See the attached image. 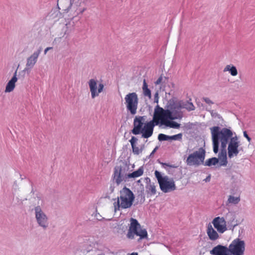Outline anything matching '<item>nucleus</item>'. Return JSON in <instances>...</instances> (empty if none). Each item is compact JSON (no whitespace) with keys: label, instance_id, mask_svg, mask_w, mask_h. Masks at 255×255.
<instances>
[{"label":"nucleus","instance_id":"1","mask_svg":"<svg viewBox=\"0 0 255 255\" xmlns=\"http://www.w3.org/2000/svg\"><path fill=\"white\" fill-rule=\"evenodd\" d=\"M213 142V151L215 153L219 151V142L221 144V151L219 158L212 157L206 160L204 165L211 166L217 165L218 166H226L228 163L226 148L230 140L228 147V156L231 158L237 156L239 153V147L240 145L238 137L233 136V132L227 128H221L214 126L210 128Z\"/></svg>","mask_w":255,"mask_h":255},{"label":"nucleus","instance_id":"2","mask_svg":"<svg viewBox=\"0 0 255 255\" xmlns=\"http://www.w3.org/2000/svg\"><path fill=\"white\" fill-rule=\"evenodd\" d=\"M182 118V114L181 112H171L169 110H164L157 105L155 108L152 120L144 124V116L135 117L131 132L134 135L141 133L142 137L148 138L152 136L155 126L159 124L164 125L168 120L180 119Z\"/></svg>","mask_w":255,"mask_h":255},{"label":"nucleus","instance_id":"3","mask_svg":"<svg viewBox=\"0 0 255 255\" xmlns=\"http://www.w3.org/2000/svg\"><path fill=\"white\" fill-rule=\"evenodd\" d=\"M134 196L133 193L128 188L124 187L120 191V196L114 203V211L116 212L120 209L130 208L133 203Z\"/></svg>","mask_w":255,"mask_h":255},{"label":"nucleus","instance_id":"4","mask_svg":"<svg viewBox=\"0 0 255 255\" xmlns=\"http://www.w3.org/2000/svg\"><path fill=\"white\" fill-rule=\"evenodd\" d=\"M139 237L138 241L143 239H147L148 234L145 229L141 228L138 221L134 219L131 218L130 220V225L127 235V237L129 239H133L134 236Z\"/></svg>","mask_w":255,"mask_h":255},{"label":"nucleus","instance_id":"5","mask_svg":"<svg viewBox=\"0 0 255 255\" xmlns=\"http://www.w3.org/2000/svg\"><path fill=\"white\" fill-rule=\"evenodd\" d=\"M129 166L124 162L116 165L114 170L113 179L114 182L119 185L128 179Z\"/></svg>","mask_w":255,"mask_h":255},{"label":"nucleus","instance_id":"6","mask_svg":"<svg viewBox=\"0 0 255 255\" xmlns=\"http://www.w3.org/2000/svg\"><path fill=\"white\" fill-rule=\"evenodd\" d=\"M154 174L162 192L167 193L176 189L175 182L172 178H169L167 176H162L157 170L155 171Z\"/></svg>","mask_w":255,"mask_h":255},{"label":"nucleus","instance_id":"7","mask_svg":"<svg viewBox=\"0 0 255 255\" xmlns=\"http://www.w3.org/2000/svg\"><path fill=\"white\" fill-rule=\"evenodd\" d=\"M205 150L200 147L198 150L190 154L187 158L186 163L189 166H198L204 164L205 158Z\"/></svg>","mask_w":255,"mask_h":255},{"label":"nucleus","instance_id":"8","mask_svg":"<svg viewBox=\"0 0 255 255\" xmlns=\"http://www.w3.org/2000/svg\"><path fill=\"white\" fill-rule=\"evenodd\" d=\"M245 246L244 241L239 238L234 239L228 247L230 255H244Z\"/></svg>","mask_w":255,"mask_h":255},{"label":"nucleus","instance_id":"9","mask_svg":"<svg viewBox=\"0 0 255 255\" xmlns=\"http://www.w3.org/2000/svg\"><path fill=\"white\" fill-rule=\"evenodd\" d=\"M125 99L127 110L129 111L131 115H135L136 113L138 103L137 94L134 92L129 93L126 96Z\"/></svg>","mask_w":255,"mask_h":255},{"label":"nucleus","instance_id":"10","mask_svg":"<svg viewBox=\"0 0 255 255\" xmlns=\"http://www.w3.org/2000/svg\"><path fill=\"white\" fill-rule=\"evenodd\" d=\"M88 85L92 99L98 97L104 88V85L102 83L98 84L97 80L95 79L89 80Z\"/></svg>","mask_w":255,"mask_h":255},{"label":"nucleus","instance_id":"11","mask_svg":"<svg viewBox=\"0 0 255 255\" xmlns=\"http://www.w3.org/2000/svg\"><path fill=\"white\" fill-rule=\"evenodd\" d=\"M35 211L37 223L40 226L46 228L48 226L47 218L46 216L43 212L39 206L35 207Z\"/></svg>","mask_w":255,"mask_h":255},{"label":"nucleus","instance_id":"12","mask_svg":"<svg viewBox=\"0 0 255 255\" xmlns=\"http://www.w3.org/2000/svg\"><path fill=\"white\" fill-rule=\"evenodd\" d=\"M214 228L220 233H223L227 230L226 222L224 217H217L212 221Z\"/></svg>","mask_w":255,"mask_h":255},{"label":"nucleus","instance_id":"13","mask_svg":"<svg viewBox=\"0 0 255 255\" xmlns=\"http://www.w3.org/2000/svg\"><path fill=\"white\" fill-rule=\"evenodd\" d=\"M41 51V48L35 51L27 58L26 67L27 69L32 68L37 61V59Z\"/></svg>","mask_w":255,"mask_h":255},{"label":"nucleus","instance_id":"14","mask_svg":"<svg viewBox=\"0 0 255 255\" xmlns=\"http://www.w3.org/2000/svg\"><path fill=\"white\" fill-rule=\"evenodd\" d=\"M210 254L212 255H230L228 247L221 245L213 248Z\"/></svg>","mask_w":255,"mask_h":255},{"label":"nucleus","instance_id":"15","mask_svg":"<svg viewBox=\"0 0 255 255\" xmlns=\"http://www.w3.org/2000/svg\"><path fill=\"white\" fill-rule=\"evenodd\" d=\"M57 6L63 12H67L72 6L71 0H58Z\"/></svg>","mask_w":255,"mask_h":255},{"label":"nucleus","instance_id":"16","mask_svg":"<svg viewBox=\"0 0 255 255\" xmlns=\"http://www.w3.org/2000/svg\"><path fill=\"white\" fill-rule=\"evenodd\" d=\"M16 74H17V72L15 71L12 78L7 83V84L6 86V87H5V92H6V93L11 92L14 90V89L15 87V83L17 81V78L16 77Z\"/></svg>","mask_w":255,"mask_h":255},{"label":"nucleus","instance_id":"17","mask_svg":"<svg viewBox=\"0 0 255 255\" xmlns=\"http://www.w3.org/2000/svg\"><path fill=\"white\" fill-rule=\"evenodd\" d=\"M207 234L209 239L212 241H215L219 238L218 233L213 229L210 224L207 226Z\"/></svg>","mask_w":255,"mask_h":255},{"label":"nucleus","instance_id":"18","mask_svg":"<svg viewBox=\"0 0 255 255\" xmlns=\"http://www.w3.org/2000/svg\"><path fill=\"white\" fill-rule=\"evenodd\" d=\"M137 140L138 139L134 136H132L131 139L129 140V142L132 148V152L136 155L139 154L142 151V149L141 148H140L136 146V143L137 142Z\"/></svg>","mask_w":255,"mask_h":255},{"label":"nucleus","instance_id":"19","mask_svg":"<svg viewBox=\"0 0 255 255\" xmlns=\"http://www.w3.org/2000/svg\"><path fill=\"white\" fill-rule=\"evenodd\" d=\"M142 89L144 96L147 97L149 99H150L151 98V93L150 89H148V85L146 82L145 79H144L143 81V85Z\"/></svg>","mask_w":255,"mask_h":255},{"label":"nucleus","instance_id":"20","mask_svg":"<svg viewBox=\"0 0 255 255\" xmlns=\"http://www.w3.org/2000/svg\"><path fill=\"white\" fill-rule=\"evenodd\" d=\"M224 72L229 71L233 76H236L238 75V71L236 67L233 65H227L224 69Z\"/></svg>","mask_w":255,"mask_h":255},{"label":"nucleus","instance_id":"21","mask_svg":"<svg viewBox=\"0 0 255 255\" xmlns=\"http://www.w3.org/2000/svg\"><path fill=\"white\" fill-rule=\"evenodd\" d=\"M143 173V169L142 167L139 168L137 170L132 172V173H128V179L130 178H135L141 176Z\"/></svg>","mask_w":255,"mask_h":255},{"label":"nucleus","instance_id":"22","mask_svg":"<svg viewBox=\"0 0 255 255\" xmlns=\"http://www.w3.org/2000/svg\"><path fill=\"white\" fill-rule=\"evenodd\" d=\"M146 189L147 194H149L150 196L156 194V186L154 183H149L147 184L146 186Z\"/></svg>","mask_w":255,"mask_h":255},{"label":"nucleus","instance_id":"23","mask_svg":"<svg viewBox=\"0 0 255 255\" xmlns=\"http://www.w3.org/2000/svg\"><path fill=\"white\" fill-rule=\"evenodd\" d=\"M240 200L241 198L240 195L237 196L230 195L228 199V202L229 204L236 205L238 204L240 202Z\"/></svg>","mask_w":255,"mask_h":255},{"label":"nucleus","instance_id":"24","mask_svg":"<svg viewBox=\"0 0 255 255\" xmlns=\"http://www.w3.org/2000/svg\"><path fill=\"white\" fill-rule=\"evenodd\" d=\"M164 125L166 127L174 128H178L180 127V124L175 122L171 121L170 120H168L166 122H165Z\"/></svg>","mask_w":255,"mask_h":255},{"label":"nucleus","instance_id":"25","mask_svg":"<svg viewBox=\"0 0 255 255\" xmlns=\"http://www.w3.org/2000/svg\"><path fill=\"white\" fill-rule=\"evenodd\" d=\"M158 139L159 141H164L169 139V136L163 133H160L158 135Z\"/></svg>","mask_w":255,"mask_h":255},{"label":"nucleus","instance_id":"26","mask_svg":"<svg viewBox=\"0 0 255 255\" xmlns=\"http://www.w3.org/2000/svg\"><path fill=\"white\" fill-rule=\"evenodd\" d=\"M185 108L188 111H191L195 110V107L192 103L188 102L185 105Z\"/></svg>","mask_w":255,"mask_h":255},{"label":"nucleus","instance_id":"27","mask_svg":"<svg viewBox=\"0 0 255 255\" xmlns=\"http://www.w3.org/2000/svg\"><path fill=\"white\" fill-rule=\"evenodd\" d=\"M182 134L180 133L174 135L169 136V139L174 140H180L182 139Z\"/></svg>","mask_w":255,"mask_h":255},{"label":"nucleus","instance_id":"28","mask_svg":"<svg viewBox=\"0 0 255 255\" xmlns=\"http://www.w3.org/2000/svg\"><path fill=\"white\" fill-rule=\"evenodd\" d=\"M230 217L231 220L229 221L231 224H233V222H235V220L236 219V216L233 213L229 212L226 215V218Z\"/></svg>","mask_w":255,"mask_h":255},{"label":"nucleus","instance_id":"29","mask_svg":"<svg viewBox=\"0 0 255 255\" xmlns=\"http://www.w3.org/2000/svg\"><path fill=\"white\" fill-rule=\"evenodd\" d=\"M203 100L206 102L207 104L211 105L214 104V103L209 98L207 97L203 98Z\"/></svg>","mask_w":255,"mask_h":255},{"label":"nucleus","instance_id":"30","mask_svg":"<svg viewBox=\"0 0 255 255\" xmlns=\"http://www.w3.org/2000/svg\"><path fill=\"white\" fill-rule=\"evenodd\" d=\"M163 79V77L162 76H160L158 79L155 82V85H159L162 83V81Z\"/></svg>","mask_w":255,"mask_h":255},{"label":"nucleus","instance_id":"31","mask_svg":"<svg viewBox=\"0 0 255 255\" xmlns=\"http://www.w3.org/2000/svg\"><path fill=\"white\" fill-rule=\"evenodd\" d=\"M162 165L164 166H168V167H169L170 168H177V166L174 165V164H170L169 163H162Z\"/></svg>","mask_w":255,"mask_h":255},{"label":"nucleus","instance_id":"32","mask_svg":"<svg viewBox=\"0 0 255 255\" xmlns=\"http://www.w3.org/2000/svg\"><path fill=\"white\" fill-rule=\"evenodd\" d=\"M158 93L156 92L154 95V102L157 103L158 102Z\"/></svg>","mask_w":255,"mask_h":255},{"label":"nucleus","instance_id":"33","mask_svg":"<svg viewBox=\"0 0 255 255\" xmlns=\"http://www.w3.org/2000/svg\"><path fill=\"white\" fill-rule=\"evenodd\" d=\"M244 135L247 138L248 140L249 141H250L251 138L249 136L246 131L244 132Z\"/></svg>","mask_w":255,"mask_h":255},{"label":"nucleus","instance_id":"34","mask_svg":"<svg viewBox=\"0 0 255 255\" xmlns=\"http://www.w3.org/2000/svg\"><path fill=\"white\" fill-rule=\"evenodd\" d=\"M52 48L51 47H47L45 50H44V54H46L47 52L48 51V50L51 49Z\"/></svg>","mask_w":255,"mask_h":255},{"label":"nucleus","instance_id":"35","mask_svg":"<svg viewBox=\"0 0 255 255\" xmlns=\"http://www.w3.org/2000/svg\"><path fill=\"white\" fill-rule=\"evenodd\" d=\"M157 149V147H156L152 151V152L150 154V155H152V154H153L154 153V152L156 151V149Z\"/></svg>","mask_w":255,"mask_h":255},{"label":"nucleus","instance_id":"36","mask_svg":"<svg viewBox=\"0 0 255 255\" xmlns=\"http://www.w3.org/2000/svg\"><path fill=\"white\" fill-rule=\"evenodd\" d=\"M210 176H208V177L206 178V181H209L210 180Z\"/></svg>","mask_w":255,"mask_h":255},{"label":"nucleus","instance_id":"37","mask_svg":"<svg viewBox=\"0 0 255 255\" xmlns=\"http://www.w3.org/2000/svg\"><path fill=\"white\" fill-rule=\"evenodd\" d=\"M130 255H138V253L134 252V253H132L131 254H130Z\"/></svg>","mask_w":255,"mask_h":255},{"label":"nucleus","instance_id":"38","mask_svg":"<svg viewBox=\"0 0 255 255\" xmlns=\"http://www.w3.org/2000/svg\"><path fill=\"white\" fill-rule=\"evenodd\" d=\"M85 8H84L82 11H80V13H82L83 12V11L85 10Z\"/></svg>","mask_w":255,"mask_h":255}]
</instances>
